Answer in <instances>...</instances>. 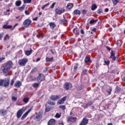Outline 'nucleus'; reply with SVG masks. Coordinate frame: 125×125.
I'll list each match as a JSON object with an SVG mask.
<instances>
[{"label": "nucleus", "mask_w": 125, "mask_h": 125, "mask_svg": "<svg viewBox=\"0 0 125 125\" xmlns=\"http://www.w3.org/2000/svg\"><path fill=\"white\" fill-rule=\"evenodd\" d=\"M13 67V62L12 61H8L4 63L2 72L4 74L8 73L10 69Z\"/></svg>", "instance_id": "obj_1"}, {"label": "nucleus", "mask_w": 125, "mask_h": 125, "mask_svg": "<svg viewBox=\"0 0 125 125\" xmlns=\"http://www.w3.org/2000/svg\"><path fill=\"white\" fill-rule=\"evenodd\" d=\"M13 67V62L12 61H8L4 63L2 72L4 74L8 73L10 69Z\"/></svg>", "instance_id": "obj_2"}, {"label": "nucleus", "mask_w": 125, "mask_h": 125, "mask_svg": "<svg viewBox=\"0 0 125 125\" xmlns=\"http://www.w3.org/2000/svg\"><path fill=\"white\" fill-rule=\"evenodd\" d=\"M10 80L8 78L7 79L0 80V86H3L4 87H7L9 86Z\"/></svg>", "instance_id": "obj_3"}, {"label": "nucleus", "mask_w": 125, "mask_h": 125, "mask_svg": "<svg viewBox=\"0 0 125 125\" xmlns=\"http://www.w3.org/2000/svg\"><path fill=\"white\" fill-rule=\"evenodd\" d=\"M31 25H32V20L30 19H26L23 22L24 28H29Z\"/></svg>", "instance_id": "obj_4"}, {"label": "nucleus", "mask_w": 125, "mask_h": 125, "mask_svg": "<svg viewBox=\"0 0 125 125\" xmlns=\"http://www.w3.org/2000/svg\"><path fill=\"white\" fill-rule=\"evenodd\" d=\"M28 59L23 58L20 60L18 62V63L20 66H26V64L28 63Z\"/></svg>", "instance_id": "obj_5"}, {"label": "nucleus", "mask_w": 125, "mask_h": 125, "mask_svg": "<svg viewBox=\"0 0 125 125\" xmlns=\"http://www.w3.org/2000/svg\"><path fill=\"white\" fill-rule=\"evenodd\" d=\"M45 80V76L43 74L40 73L38 77L37 78V81L38 83H41L42 82H43Z\"/></svg>", "instance_id": "obj_6"}, {"label": "nucleus", "mask_w": 125, "mask_h": 125, "mask_svg": "<svg viewBox=\"0 0 125 125\" xmlns=\"http://www.w3.org/2000/svg\"><path fill=\"white\" fill-rule=\"evenodd\" d=\"M119 57H120L119 55H117V57H116V52H115V51L112 50L110 53V56L109 58L110 59H112L113 61H116V58L117 59H119Z\"/></svg>", "instance_id": "obj_7"}, {"label": "nucleus", "mask_w": 125, "mask_h": 125, "mask_svg": "<svg viewBox=\"0 0 125 125\" xmlns=\"http://www.w3.org/2000/svg\"><path fill=\"white\" fill-rule=\"evenodd\" d=\"M67 122H70V123H72L74 124L77 122V117H73L72 116H68L67 118Z\"/></svg>", "instance_id": "obj_8"}, {"label": "nucleus", "mask_w": 125, "mask_h": 125, "mask_svg": "<svg viewBox=\"0 0 125 125\" xmlns=\"http://www.w3.org/2000/svg\"><path fill=\"white\" fill-rule=\"evenodd\" d=\"M24 112H25V110H24V109L23 108L20 109L17 112V118L18 119H19L20 118H21V116L23 115V113H24Z\"/></svg>", "instance_id": "obj_9"}, {"label": "nucleus", "mask_w": 125, "mask_h": 125, "mask_svg": "<svg viewBox=\"0 0 125 125\" xmlns=\"http://www.w3.org/2000/svg\"><path fill=\"white\" fill-rule=\"evenodd\" d=\"M89 119L84 117L82 120V121L81 122L79 125H86L88 124Z\"/></svg>", "instance_id": "obj_10"}, {"label": "nucleus", "mask_w": 125, "mask_h": 125, "mask_svg": "<svg viewBox=\"0 0 125 125\" xmlns=\"http://www.w3.org/2000/svg\"><path fill=\"white\" fill-rule=\"evenodd\" d=\"M65 11H66L65 9H59L58 8H56L55 10V12H56V14H58L59 15H61V14H62V13H64V12H65Z\"/></svg>", "instance_id": "obj_11"}, {"label": "nucleus", "mask_w": 125, "mask_h": 125, "mask_svg": "<svg viewBox=\"0 0 125 125\" xmlns=\"http://www.w3.org/2000/svg\"><path fill=\"white\" fill-rule=\"evenodd\" d=\"M50 99L51 100H53V101H55L58 99H60L61 98V95H51V97H50Z\"/></svg>", "instance_id": "obj_12"}, {"label": "nucleus", "mask_w": 125, "mask_h": 125, "mask_svg": "<svg viewBox=\"0 0 125 125\" xmlns=\"http://www.w3.org/2000/svg\"><path fill=\"white\" fill-rule=\"evenodd\" d=\"M59 22L60 24H61L62 25H66V24H68V20L65 18H63L62 19H61Z\"/></svg>", "instance_id": "obj_13"}, {"label": "nucleus", "mask_w": 125, "mask_h": 125, "mask_svg": "<svg viewBox=\"0 0 125 125\" xmlns=\"http://www.w3.org/2000/svg\"><path fill=\"white\" fill-rule=\"evenodd\" d=\"M66 99H67V96H64V97H62V99H61L60 100H59L58 101V103L60 105H61L62 104H64V102H65V101H66Z\"/></svg>", "instance_id": "obj_14"}, {"label": "nucleus", "mask_w": 125, "mask_h": 125, "mask_svg": "<svg viewBox=\"0 0 125 125\" xmlns=\"http://www.w3.org/2000/svg\"><path fill=\"white\" fill-rule=\"evenodd\" d=\"M0 115L2 116H6L7 115V110L4 109L0 110Z\"/></svg>", "instance_id": "obj_15"}, {"label": "nucleus", "mask_w": 125, "mask_h": 125, "mask_svg": "<svg viewBox=\"0 0 125 125\" xmlns=\"http://www.w3.org/2000/svg\"><path fill=\"white\" fill-rule=\"evenodd\" d=\"M22 85V82L20 81H17L14 84L15 87L19 88Z\"/></svg>", "instance_id": "obj_16"}, {"label": "nucleus", "mask_w": 125, "mask_h": 125, "mask_svg": "<svg viewBox=\"0 0 125 125\" xmlns=\"http://www.w3.org/2000/svg\"><path fill=\"white\" fill-rule=\"evenodd\" d=\"M32 109L30 108L27 111H26L24 114H23L21 118V120H24L27 116L29 114V113H30Z\"/></svg>", "instance_id": "obj_17"}, {"label": "nucleus", "mask_w": 125, "mask_h": 125, "mask_svg": "<svg viewBox=\"0 0 125 125\" xmlns=\"http://www.w3.org/2000/svg\"><path fill=\"white\" fill-rule=\"evenodd\" d=\"M56 120L54 119H51L48 122V125H55Z\"/></svg>", "instance_id": "obj_18"}, {"label": "nucleus", "mask_w": 125, "mask_h": 125, "mask_svg": "<svg viewBox=\"0 0 125 125\" xmlns=\"http://www.w3.org/2000/svg\"><path fill=\"white\" fill-rule=\"evenodd\" d=\"M74 7V4L72 3H68L67 4L66 8L67 9H68L69 10H71L72 8Z\"/></svg>", "instance_id": "obj_19"}, {"label": "nucleus", "mask_w": 125, "mask_h": 125, "mask_svg": "<svg viewBox=\"0 0 125 125\" xmlns=\"http://www.w3.org/2000/svg\"><path fill=\"white\" fill-rule=\"evenodd\" d=\"M32 52H33V50H32L30 48V50H25L24 51V53L25 54V55H26L27 56H29L30 55H31V54H32Z\"/></svg>", "instance_id": "obj_20"}, {"label": "nucleus", "mask_w": 125, "mask_h": 125, "mask_svg": "<svg viewBox=\"0 0 125 125\" xmlns=\"http://www.w3.org/2000/svg\"><path fill=\"white\" fill-rule=\"evenodd\" d=\"M63 86L64 89H65L66 90H69L70 89V84L69 83H66L64 84Z\"/></svg>", "instance_id": "obj_21"}, {"label": "nucleus", "mask_w": 125, "mask_h": 125, "mask_svg": "<svg viewBox=\"0 0 125 125\" xmlns=\"http://www.w3.org/2000/svg\"><path fill=\"white\" fill-rule=\"evenodd\" d=\"M41 84V83H33L32 84V86L33 87H34V88H38V87H39V86H40V85Z\"/></svg>", "instance_id": "obj_22"}, {"label": "nucleus", "mask_w": 125, "mask_h": 125, "mask_svg": "<svg viewBox=\"0 0 125 125\" xmlns=\"http://www.w3.org/2000/svg\"><path fill=\"white\" fill-rule=\"evenodd\" d=\"M42 114H38L35 117V119H36L37 121L38 122H40L41 120H42Z\"/></svg>", "instance_id": "obj_23"}, {"label": "nucleus", "mask_w": 125, "mask_h": 125, "mask_svg": "<svg viewBox=\"0 0 125 125\" xmlns=\"http://www.w3.org/2000/svg\"><path fill=\"white\" fill-rule=\"evenodd\" d=\"M29 101L30 98L28 97H24L22 100L23 103H25V104H27V103H28V102H29Z\"/></svg>", "instance_id": "obj_24"}, {"label": "nucleus", "mask_w": 125, "mask_h": 125, "mask_svg": "<svg viewBox=\"0 0 125 125\" xmlns=\"http://www.w3.org/2000/svg\"><path fill=\"white\" fill-rule=\"evenodd\" d=\"M49 25L51 29H52V30H53V29H54V28L56 27V24H55V23H54V22H50L49 23Z\"/></svg>", "instance_id": "obj_25"}, {"label": "nucleus", "mask_w": 125, "mask_h": 125, "mask_svg": "<svg viewBox=\"0 0 125 125\" xmlns=\"http://www.w3.org/2000/svg\"><path fill=\"white\" fill-rule=\"evenodd\" d=\"M73 14L74 15H81V11L78 9L74 10L73 12Z\"/></svg>", "instance_id": "obj_26"}, {"label": "nucleus", "mask_w": 125, "mask_h": 125, "mask_svg": "<svg viewBox=\"0 0 125 125\" xmlns=\"http://www.w3.org/2000/svg\"><path fill=\"white\" fill-rule=\"evenodd\" d=\"M98 21V19L96 20H91L89 22V24H91V25H93V24H95L96 22Z\"/></svg>", "instance_id": "obj_27"}, {"label": "nucleus", "mask_w": 125, "mask_h": 125, "mask_svg": "<svg viewBox=\"0 0 125 125\" xmlns=\"http://www.w3.org/2000/svg\"><path fill=\"white\" fill-rule=\"evenodd\" d=\"M83 84H81V85H80L79 86H77L76 87V89L77 90H78V91H80V90H82V89H83Z\"/></svg>", "instance_id": "obj_28"}, {"label": "nucleus", "mask_w": 125, "mask_h": 125, "mask_svg": "<svg viewBox=\"0 0 125 125\" xmlns=\"http://www.w3.org/2000/svg\"><path fill=\"white\" fill-rule=\"evenodd\" d=\"M15 4L16 6H20L22 4V1L20 0H17L16 1Z\"/></svg>", "instance_id": "obj_29"}, {"label": "nucleus", "mask_w": 125, "mask_h": 125, "mask_svg": "<svg viewBox=\"0 0 125 125\" xmlns=\"http://www.w3.org/2000/svg\"><path fill=\"white\" fill-rule=\"evenodd\" d=\"M3 29H11L12 25H8L7 24H4L3 25Z\"/></svg>", "instance_id": "obj_30"}, {"label": "nucleus", "mask_w": 125, "mask_h": 125, "mask_svg": "<svg viewBox=\"0 0 125 125\" xmlns=\"http://www.w3.org/2000/svg\"><path fill=\"white\" fill-rule=\"evenodd\" d=\"M46 62H52L53 61V57L48 58L46 57L45 59Z\"/></svg>", "instance_id": "obj_31"}, {"label": "nucleus", "mask_w": 125, "mask_h": 125, "mask_svg": "<svg viewBox=\"0 0 125 125\" xmlns=\"http://www.w3.org/2000/svg\"><path fill=\"white\" fill-rule=\"evenodd\" d=\"M87 62H90V63H91V62H92V61H90V58H89L88 57H86L84 59V62L87 63Z\"/></svg>", "instance_id": "obj_32"}, {"label": "nucleus", "mask_w": 125, "mask_h": 125, "mask_svg": "<svg viewBox=\"0 0 125 125\" xmlns=\"http://www.w3.org/2000/svg\"><path fill=\"white\" fill-rule=\"evenodd\" d=\"M113 5H117L120 2V0H112Z\"/></svg>", "instance_id": "obj_33"}, {"label": "nucleus", "mask_w": 125, "mask_h": 125, "mask_svg": "<svg viewBox=\"0 0 125 125\" xmlns=\"http://www.w3.org/2000/svg\"><path fill=\"white\" fill-rule=\"evenodd\" d=\"M25 6L24 4L22 5L21 7H19L18 8V10H20V11H23L24 9H25Z\"/></svg>", "instance_id": "obj_34"}, {"label": "nucleus", "mask_w": 125, "mask_h": 125, "mask_svg": "<svg viewBox=\"0 0 125 125\" xmlns=\"http://www.w3.org/2000/svg\"><path fill=\"white\" fill-rule=\"evenodd\" d=\"M78 67H79V64L75 63L74 66V72H77V70H78Z\"/></svg>", "instance_id": "obj_35"}, {"label": "nucleus", "mask_w": 125, "mask_h": 125, "mask_svg": "<svg viewBox=\"0 0 125 125\" xmlns=\"http://www.w3.org/2000/svg\"><path fill=\"white\" fill-rule=\"evenodd\" d=\"M96 8H97V6L96 5V4H94L92 5L91 10H92V11H94V10H95V9H96Z\"/></svg>", "instance_id": "obj_36"}, {"label": "nucleus", "mask_w": 125, "mask_h": 125, "mask_svg": "<svg viewBox=\"0 0 125 125\" xmlns=\"http://www.w3.org/2000/svg\"><path fill=\"white\" fill-rule=\"evenodd\" d=\"M121 92V88L117 87L115 89V92L116 93H119Z\"/></svg>", "instance_id": "obj_37"}, {"label": "nucleus", "mask_w": 125, "mask_h": 125, "mask_svg": "<svg viewBox=\"0 0 125 125\" xmlns=\"http://www.w3.org/2000/svg\"><path fill=\"white\" fill-rule=\"evenodd\" d=\"M112 87H110L109 88L108 90H106V92H107V93H108V95H111V93L112 92Z\"/></svg>", "instance_id": "obj_38"}, {"label": "nucleus", "mask_w": 125, "mask_h": 125, "mask_svg": "<svg viewBox=\"0 0 125 125\" xmlns=\"http://www.w3.org/2000/svg\"><path fill=\"white\" fill-rule=\"evenodd\" d=\"M48 104H49V105H53V106H54V105H55V102L49 100L48 101Z\"/></svg>", "instance_id": "obj_39"}, {"label": "nucleus", "mask_w": 125, "mask_h": 125, "mask_svg": "<svg viewBox=\"0 0 125 125\" xmlns=\"http://www.w3.org/2000/svg\"><path fill=\"white\" fill-rule=\"evenodd\" d=\"M55 117L57 118V119H59V118L61 117V113H57Z\"/></svg>", "instance_id": "obj_40"}, {"label": "nucleus", "mask_w": 125, "mask_h": 125, "mask_svg": "<svg viewBox=\"0 0 125 125\" xmlns=\"http://www.w3.org/2000/svg\"><path fill=\"white\" fill-rule=\"evenodd\" d=\"M9 36H8V34H6L4 37L3 41H7V40H9Z\"/></svg>", "instance_id": "obj_41"}, {"label": "nucleus", "mask_w": 125, "mask_h": 125, "mask_svg": "<svg viewBox=\"0 0 125 125\" xmlns=\"http://www.w3.org/2000/svg\"><path fill=\"white\" fill-rule=\"evenodd\" d=\"M97 12L98 14H100L101 13H103V9H102L101 8H100L97 11Z\"/></svg>", "instance_id": "obj_42"}, {"label": "nucleus", "mask_w": 125, "mask_h": 125, "mask_svg": "<svg viewBox=\"0 0 125 125\" xmlns=\"http://www.w3.org/2000/svg\"><path fill=\"white\" fill-rule=\"evenodd\" d=\"M24 3H31L32 0H23Z\"/></svg>", "instance_id": "obj_43"}, {"label": "nucleus", "mask_w": 125, "mask_h": 125, "mask_svg": "<svg viewBox=\"0 0 125 125\" xmlns=\"http://www.w3.org/2000/svg\"><path fill=\"white\" fill-rule=\"evenodd\" d=\"M104 62L105 65H106L107 66H109L110 65V61H109V60H107V61H104Z\"/></svg>", "instance_id": "obj_44"}, {"label": "nucleus", "mask_w": 125, "mask_h": 125, "mask_svg": "<svg viewBox=\"0 0 125 125\" xmlns=\"http://www.w3.org/2000/svg\"><path fill=\"white\" fill-rule=\"evenodd\" d=\"M16 19H18V22H21V20H22V17H21L20 16H19L18 17H16Z\"/></svg>", "instance_id": "obj_45"}, {"label": "nucleus", "mask_w": 125, "mask_h": 125, "mask_svg": "<svg viewBox=\"0 0 125 125\" xmlns=\"http://www.w3.org/2000/svg\"><path fill=\"white\" fill-rule=\"evenodd\" d=\"M59 108L60 109H62V110H63L64 111V110H65V109H66V106H65V105H60Z\"/></svg>", "instance_id": "obj_46"}, {"label": "nucleus", "mask_w": 125, "mask_h": 125, "mask_svg": "<svg viewBox=\"0 0 125 125\" xmlns=\"http://www.w3.org/2000/svg\"><path fill=\"white\" fill-rule=\"evenodd\" d=\"M82 13L83 15H84L85 14H86V13H87V11H86V10H85V9L82 10Z\"/></svg>", "instance_id": "obj_47"}, {"label": "nucleus", "mask_w": 125, "mask_h": 125, "mask_svg": "<svg viewBox=\"0 0 125 125\" xmlns=\"http://www.w3.org/2000/svg\"><path fill=\"white\" fill-rule=\"evenodd\" d=\"M30 79L31 80L34 82L37 80V78L36 77H33V76H30Z\"/></svg>", "instance_id": "obj_48"}, {"label": "nucleus", "mask_w": 125, "mask_h": 125, "mask_svg": "<svg viewBox=\"0 0 125 125\" xmlns=\"http://www.w3.org/2000/svg\"><path fill=\"white\" fill-rule=\"evenodd\" d=\"M45 112H49L50 111V107H46L45 109Z\"/></svg>", "instance_id": "obj_49"}, {"label": "nucleus", "mask_w": 125, "mask_h": 125, "mask_svg": "<svg viewBox=\"0 0 125 125\" xmlns=\"http://www.w3.org/2000/svg\"><path fill=\"white\" fill-rule=\"evenodd\" d=\"M12 101H17V97H12Z\"/></svg>", "instance_id": "obj_50"}, {"label": "nucleus", "mask_w": 125, "mask_h": 125, "mask_svg": "<svg viewBox=\"0 0 125 125\" xmlns=\"http://www.w3.org/2000/svg\"><path fill=\"white\" fill-rule=\"evenodd\" d=\"M3 35H4V33H3V32L0 33V41L3 37Z\"/></svg>", "instance_id": "obj_51"}, {"label": "nucleus", "mask_w": 125, "mask_h": 125, "mask_svg": "<svg viewBox=\"0 0 125 125\" xmlns=\"http://www.w3.org/2000/svg\"><path fill=\"white\" fill-rule=\"evenodd\" d=\"M47 5H49V3H47V4L43 5V6L42 7V9H44L45 7L47 6Z\"/></svg>", "instance_id": "obj_52"}, {"label": "nucleus", "mask_w": 125, "mask_h": 125, "mask_svg": "<svg viewBox=\"0 0 125 125\" xmlns=\"http://www.w3.org/2000/svg\"><path fill=\"white\" fill-rule=\"evenodd\" d=\"M91 31H92V32H94V33H96V31H97V29L96 28L94 27V28H91Z\"/></svg>", "instance_id": "obj_53"}, {"label": "nucleus", "mask_w": 125, "mask_h": 125, "mask_svg": "<svg viewBox=\"0 0 125 125\" xmlns=\"http://www.w3.org/2000/svg\"><path fill=\"white\" fill-rule=\"evenodd\" d=\"M56 3V2L53 3L50 6V8H54V6H55Z\"/></svg>", "instance_id": "obj_54"}, {"label": "nucleus", "mask_w": 125, "mask_h": 125, "mask_svg": "<svg viewBox=\"0 0 125 125\" xmlns=\"http://www.w3.org/2000/svg\"><path fill=\"white\" fill-rule=\"evenodd\" d=\"M3 60H5V58L2 57V58H0V63H1Z\"/></svg>", "instance_id": "obj_55"}, {"label": "nucleus", "mask_w": 125, "mask_h": 125, "mask_svg": "<svg viewBox=\"0 0 125 125\" xmlns=\"http://www.w3.org/2000/svg\"><path fill=\"white\" fill-rule=\"evenodd\" d=\"M80 33L81 34H82V35H84V30H83V29H82L81 30Z\"/></svg>", "instance_id": "obj_56"}, {"label": "nucleus", "mask_w": 125, "mask_h": 125, "mask_svg": "<svg viewBox=\"0 0 125 125\" xmlns=\"http://www.w3.org/2000/svg\"><path fill=\"white\" fill-rule=\"evenodd\" d=\"M83 74H84V75H86V74L87 73V70L86 69H84L83 71Z\"/></svg>", "instance_id": "obj_57"}, {"label": "nucleus", "mask_w": 125, "mask_h": 125, "mask_svg": "<svg viewBox=\"0 0 125 125\" xmlns=\"http://www.w3.org/2000/svg\"><path fill=\"white\" fill-rule=\"evenodd\" d=\"M25 14L26 15H30V12H29L28 10H25Z\"/></svg>", "instance_id": "obj_58"}, {"label": "nucleus", "mask_w": 125, "mask_h": 125, "mask_svg": "<svg viewBox=\"0 0 125 125\" xmlns=\"http://www.w3.org/2000/svg\"><path fill=\"white\" fill-rule=\"evenodd\" d=\"M91 105H92V102H89L86 104L87 106H91Z\"/></svg>", "instance_id": "obj_59"}, {"label": "nucleus", "mask_w": 125, "mask_h": 125, "mask_svg": "<svg viewBox=\"0 0 125 125\" xmlns=\"http://www.w3.org/2000/svg\"><path fill=\"white\" fill-rule=\"evenodd\" d=\"M14 83V80L12 79L11 81L10 85L12 86L13 85V84Z\"/></svg>", "instance_id": "obj_60"}, {"label": "nucleus", "mask_w": 125, "mask_h": 125, "mask_svg": "<svg viewBox=\"0 0 125 125\" xmlns=\"http://www.w3.org/2000/svg\"><path fill=\"white\" fill-rule=\"evenodd\" d=\"M36 71H37V68L34 67V68H33L31 70V72L32 73H34L35 72H36Z\"/></svg>", "instance_id": "obj_61"}, {"label": "nucleus", "mask_w": 125, "mask_h": 125, "mask_svg": "<svg viewBox=\"0 0 125 125\" xmlns=\"http://www.w3.org/2000/svg\"><path fill=\"white\" fill-rule=\"evenodd\" d=\"M48 70V67H45V69L43 71V73H45L47 72Z\"/></svg>", "instance_id": "obj_62"}, {"label": "nucleus", "mask_w": 125, "mask_h": 125, "mask_svg": "<svg viewBox=\"0 0 125 125\" xmlns=\"http://www.w3.org/2000/svg\"><path fill=\"white\" fill-rule=\"evenodd\" d=\"M59 125H64V123L63 121H62L61 122L59 123Z\"/></svg>", "instance_id": "obj_63"}, {"label": "nucleus", "mask_w": 125, "mask_h": 125, "mask_svg": "<svg viewBox=\"0 0 125 125\" xmlns=\"http://www.w3.org/2000/svg\"><path fill=\"white\" fill-rule=\"evenodd\" d=\"M38 17H35V18L33 19V21H37L38 20Z\"/></svg>", "instance_id": "obj_64"}]
</instances>
